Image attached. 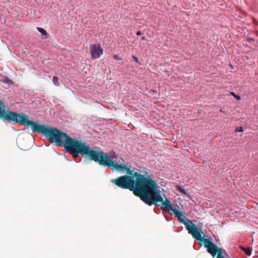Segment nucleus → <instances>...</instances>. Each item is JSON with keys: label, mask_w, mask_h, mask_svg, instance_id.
Segmentation results:
<instances>
[{"label": "nucleus", "mask_w": 258, "mask_h": 258, "mask_svg": "<svg viewBox=\"0 0 258 258\" xmlns=\"http://www.w3.org/2000/svg\"><path fill=\"white\" fill-rule=\"evenodd\" d=\"M134 175L121 176L112 179L111 182L121 188L133 191L135 196L149 206L162 201L158 185L150 176H145L139 172H136Z\"/></svg>", "instance_id": "obj_1"}, {"label": "nucleus", "mask_w": 258, "mask_h": 258, "mask_svg": "<svg viewBox=\"0 0 258 258\" xmlns=\"http://www.w3.org/2000/svg\"><path fill=\"white\" fill-rule=\"evenodd\" d=\"M37 133L46 136L51 143H54L57 146L64 147L66 151L73 157L79 155L88 156L91 150L90 146L86 142L75 140L55 127L41 124Z\"/></svg>", "instance_id": "obj_2"}, {"label": "nucleus", "mask_w": 258, "mask_h": 258, "mask_svg": "<svg viewBox=\"0 0 258 258\" xmlns=\"http://www.w3.org/2000/svg\"><path fill=\"white\" fill-rule=\"evenodd\" d=\"M88 157L90 160L95 161L100 165L107 167L117 171L126 172L127 175L134 176V174L136 172L134 170L131 169L130 166L123 164L124 161L122 158L120 157L121 161H117L115 160L117 158V155L113 151L105 153L96 149L93 150L91 149Z\"/></svg>", "instance_id": "obj_3"}, {"label": "nucleus", "mask_w": 258, "mask_h": 258, "mask_svg": "<svg viewBox=\"0 0 258 258\" xmlns=\"http://www.w3.org/2000/svg\"><path fill=\"white\" fill-rule=\"evenodd\" d=\"M173 214L177 218L178 221L185 225L188 233L191 234L192 237L198 240L202 239L203 237L202 234L203 235L205 234L201 228H198L194 224L191 220L188 219L185 216L182 214V212L178 210H175Z\"/></svg>", "instance_id": "obj_4"}, {"label": "nucleus", "mask_w": 258, "mask_h": 258, "mask_svg": "<svg viewBox=\"0 0 258 258\" xmlns=\"http://www.w3.org/2000/svg\"><path fill=\"white\" fill-rule=\"evenodd\" d=\"M199 241L200 242L204 241L205 247L207 248L208 252L210 253L213 257H215L217 252H218L217 258H224L223 253H225V250L221 248H218L206 234L204 235L202 239L199 240Z\"/></svg>", "instance_id": "obj_5"}, {"label": "nucleus", "mask_w": 258, "mask_h": 258, "mask_svg": "<svg viewBox=\"0 0 258 258\" xmlns=\"http://www.w3.org/2000/svg\"><path fill=\"white\" fill-rule=\"evenodd\" d=\"M4 102L0 100V119L4 121H8L12 124L18 123L19 114L16 112L5 109Z\"/></svg>", "instance_id": "obj_6"}, {"label": "nucleus", "mask_w": 258, "mask_h": 258, "mask_svg": "<svg viewBox=\"0 0 258 258\" xmlns=\"http://www.w3.org/2000/svg\"><path fill=\"white\" fill-rule=\"evenodd\" d=\"M18 123L21 125L30 126L33 132L37 133L41 124L30 119V117L24 113L19 114Z\"/></svg>", "instance_id": "obj_7"}, {"label": "nucleus", "mask_w": 258, "mask_h": 258, "mask_svg": "<svg viewBox=\"0 0 258 258\" xmlns=\"http://www.w3.org/2000/svg\"><path fill=\"white\" fill-rule=\"evenodd\" d=\"M90 53L92 58L97 59L103 54V49L100 45H91L90 46Z\"/></svg>", "instance_id": "obj_8"}, {"label": "nucleus", "mask_w": 258, "mask_h": 258, "mask_svg": "<svg viewBox=\"0 0 258 258\" xmlns=\"http://www.w3.org/2000/svg\"><path fill=\"white\" fill-rule=\"evenodd\" d=\"M158 202H158L157 203H158ZM161 202L162 203V205L165 209H166L168 211H172L173 212V213L174 212L175 210H177V209H176L175 208H174L172 206L171 203L167 199H166L164 201L163 200L162 201H161ZM158 205V203H157V204L156 205Z\"/></svg>", "instance_id": "obj_9"}, {"label": "nucleus", "mask_w": 258, "mask_h": 258, "mask_svg": "<svg viewBox=\"0 0 258 258\" xmlns=\"http://www.w3.org/2000/svg\"><path fill=\"white\" fill-rule=\"evenodd\" d=\"M0 81L9 85H13V81L6 76H2L0 79Z\"/></svg>", "instance_id": "obj_10"}, {"label": "nucleus", "mask_w": 258, "mask_h": 258, "mask_svg": "<svg viewBox=\"0 0 258 258\" xmlns=\"http://www.w3.org/2000/svg\"><path fill=\"white\" fill-rule=\"evenodd\" d=\"M239 247L247 255L250 256L251 254L252 248L250 247H245L243 246L239 245Z\"/></svg>", "instance_id": "obj_11"}, {"label": "nucleus", "mask_w": 258, "mask_h": 258, "mask_svg": "<svg viewBox=\"0 0 258 258\" xmlns=\"http://www.w3.org/2000/svg\"><path fill=\"white\" fill-rule=\"evenodd\" d=\"M176 189L180 192H181L182 194L184 195H187V192L184 189V186H180L179 185H178L176 186Z\"/></svg>", "instance_id": "obj_12"}, {"label": "nucleus", "mask_w": 258, "mask_h": 258, "mask_svg": "<svg viewBox=\"0 0 258 258\" xmlns=\"http://www.w3.org/2000/svg\"><path fill=\"white\" fill-rule=\"evenodd\" d=\"M37 30L42 35H45L46 36L47 35V32L44 29L40 27H37Z\"/></svg>", "instance_id": "obj_13"}, {"label": "nucleus", "mask_w": 258, "mask_h": 258, "mask_svg": "<svg viewBox=\"0 0 258 258\" xmlns=\"http://www.w3.org/2000/svg\"><path fill=\"white\" fill-rule=\"evenodd\" d=\"M52 82L55 85V86H59V80H58V78L57 77H56V76H53V78H52Z\"/></svg>", "instance_id": "obj_14"}, {"label": "nucleus", "mask_w": 258, "mask_h": 258, "mask_svg": "<svg viewBox=\"0 0 258 258\" xmlns=\"http://www.w3.org/2000/svg\"><path fill=\"white\" fill-rule=\"evenodd\" d=\"M230 94L233 96L236 100H241V97L239 95L236 94L234 92H230Z\"/></svg>", "instance_id": "obj_15"}, {"label": "nucleus", "mask_w": 258, "mask_h": 258, "mask_svg": "<svg viewBox=\"0 0 258 258\" xmlns=\"http://www.w3.org/2000/svg\"><path fill=\"white\" fill-rule=\"evenodd\" d=\"M243 127L242 126L237 127L235 130V132H243Z\"/></svg>", "instance_id": "obj_16"}, {"label": "nucleus", "mask_w": 258, "mask_h": 258, "mask_svg": "<svg viewBox=\"0 0 258 258\" xmlns=\"http://www.w3.org/2000/svg\"><path fill=\"white\" fill-rule=\"evenodd\" d=\"M113 58L116 60H121V58L117 54L113 55Z\"/></svg>", "instance_id": "obj_17"}, {"label": "nucleus", "mask_w": 258, "mask_h": 258, "mask_svg": "<svg viewBox=\"0 0 258 258\" xmlns=\"http://www.w3.org/2000/svg\"><path fill=\"white\" fill-rule=\"evenodd\" d=\"M133 58L134 59V60L137 62V63H139V59L138 58L135 56H133Z\"/></svg>", "instance_id": "obj_18"}, {"label": "nucleus", "mask_w": 258, "mask_h": 258, "mask_svg": "<svg viewBox=\"0 0 258 258\" xmlns=\"http://www.w3.org/2000/svg\"><path fill=\"white\" fill-rule=\"evenodd\" d=\"M142 34V32L141 31H137V35L138 36H140V35H141Z\"/></svg>", "instance_id": "obj_19"}, {"label": "nucleus", "mask_w": 258, "mask_h": 258, "mask_svg": "<svg viewBox=\"0 0 258 258\" xmlns=\"http://www.w3.org/2000/svg\"><path fill=\"white\" fill-rule=\"evenodd\" d=\"M247 40H248V41H254V38H248V39H247Z\"/></svg>", "instance_id": "obj_20"}, {"label": "nucleus", "mask_w": 258, "mask_h": 258, "mask_svg": "<svg viewBox=\"0 0 258 258\" xmlns=\"http://www.w3.org/2000/svg\"><path fill=\"white\" fill-rule=\"evenodd\" d=\"M142 40H146V37L145 36H143V37H142Z\"/></svg>", "instance_id": "obj_21"}, {"label": "nucleus", "mask_w": 258, "mask_h": 258, "mask_svg": "<svg viewBox=\"0 0 258 258\" xmlns=\"http://www.w3.org/2000/svg\"><path fill=\"white\" fill-rule=\"evenodd\" d=\"M220 111L221 112H223V113H225V111L222 109H221L220 110Z\"/></svg>", "instance_id": "obj_22"}]
</instances>
